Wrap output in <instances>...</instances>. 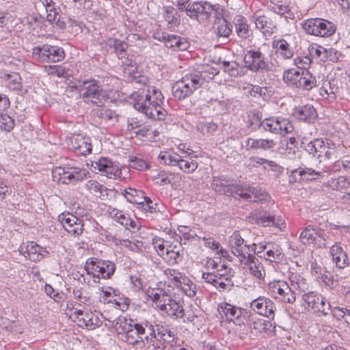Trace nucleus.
<instances>
[{"mask_svg": "<svg viewBox=\"0 0 350 350\" xmlns=\"http://www.w3.org/2000/svg\"><path fill=\"white\" fill-rule=\"evenodd\" d=\"M118 58L124 67L123 77L128 82L142 85L130 96V103L138 111L144 113L148 118L155 120H163L167 115L163 107L164 96L156 87L148 85V79L141 75L137 71V65L133 55H122Z\"/></svg>", "mask_w": 350, "mask_h": 350, "instance_id": "obj_1", "label": "nucleus"}, {"mask_svg": "<svg viewBox=\"0 0 350 350\" xmlns=\"http://www.w3.org/2000/svg\"><path fill=\"white\" fill-rule=\"evenodd\" d=\"M187 14L197 20L199 23L207 21L212 13H214L215 22V32L219 37L227 38L232 33V26L230 22L223 18L224 9L218 4L211 5L205 1H195L189 3L185 8Z\"/></svg>", "mask_w": 350, "mask_h": 350, "instance_id": "obj_2", "label": "nucleus"}, {"mask_svg": "<svg viewBox=\"0 0 350 350\" xmlns=\"http://www.w3.org/2000/svg\"><path fill=\"white\" fill-rule=\"evenodd\" d=\"M103 316L118 333H124L125 341L129 344L134 345L144 340H149L154 335V325L147 320L137 322L123 317Z\"/></svg>", "mask_w": 350, "mask_h": 350, "instance_id": "obj_3", "label": "nucleus"}, {"mask_svg": "<svg viewBox=\"0 0 350 350\" xmlns=\"http://www.w3.org/2000/svg\"><path fill=\"white\" fill-rule=\"evenodd\" d=\"M211 187L215 191L222 193H231L233 192L238 195L241 198H243L249 202H256L261 200L262 198L258 196V190L254 187H250L247 192H245L238 185H234L232 183V180L224 176H213Z\"/></svg>", "mask_w": 350, "mask_h": 350, "instance_id": "obj_4", "label": "nucleus"}, {"mask_svg": "<svg viewBox=\"0 0 350 350\" xmlns=\"http://www.w3.org/2000/svg\"><path fill=\"white\" fill-rule=\"evenodd\" d=\"M234 271L230 266L221 264L214 272H202V279L219 291L230 290L233 286Z\"/></svg>", "mask_w": 350, "mask_h": 350, "instance_id": "obj_5", "label": "nucleus"}, {"mask_svg": "<svg viewBox=\"0 0 350 350\" xmlns=\"http://www.w3.org/2000/svg\"><path fill=\"white\" fill-rule=\"evenodd\" d=\"M116 267V264L111 260L91 258L86 261L84 269L86 274L97 283L100 279L110 278L114 273Z\"/></svg>", "mask_w": 350, "mask_h": 350, "instance_id": "obj_6", "label": "nucleus"}, {"mask_svg": "<svg viewBox=\"0 0 350 350\" xmlns=\"http://www.w3.org/2000/svg\"><path fill=\"white\" fill-rule=\"evenodd\" d=\"M152 301L162 313L176 318H183L184 309L180 301L173 299L163 291L152 294Z\"/></svg>", "mask_w": 350, "mask_h": 350, "instance_id": "obj_7", "label": "nucleus"}, {"mask_svg": "<svg viewBox=\"0 0 350 350\" xmlns=\"http://www.w3.org/2000/svg\"><path fill=\"white\" fill-rule=\"evenodd\" d=\"M88 175L87 170L70 164L64 167L57 166L52 170L53 180L62 184L75 183L86 178Z\"/></svg>", "mask_w": 350, "mask_h": 350, "instance_id": "obj_8", "label": "nucleus"}, {"mask_svg": "<svg viewBox=\"0 0 350 350\" xmlns=\"http://www.w3.org/2000/svg\"><path fill=\"white\" fill-rule=\"evenodd\" d=\"M79 88L85 103H92L100 106L104 100L108 98L107 92L102 88L99 82L95 79L83 81L79 85Z\"/></svg>", "mask_w": 350, "mask_h": 350, "instance_id": "obj_9", "label": "nucleus"}, {"mask_svg": "<svg viewBox=\"0 0 350 350\" xmlns=\"http://www.w3.org/2000/svg\"><path fill=\"white\" fill-rule=\"evenodd\" d=\"M301 305L304 308L318 316H327L331 310V304L317 291H308L301 296Z\"/></svg>", "mask_w": 350, "mask_h": 350, "instance_id": "obj_10", "label": "nucleus"}, {"mask_svg": "<svg viewBox=\"0 0 350 350\" xmlns=\"http://www.w3.org/2000/svg\"><path fill=\"white\" fill-rule=\"evenodd\" d=\"M99 301L105 305L104 312L101 314L118 317L119 311H126L129 308L130 301L128 298L121 297L109 291H102L98 297Z\"/></svg>", "mask_w": 350, "mask_h": 350, "instance_id": "obj_11", "label": "nucleus"}, {"mask_svg": "<svg viewBox=\"0 0 350 350\" xmlns=\"http://www.w3.org/2000/svg\"><path fill=\"white\" fill-rule=\"evenodd\" d=\"M301 27L306 33L319 37H329L336 29L333 23L319 18L305 20Z\"/></svg>", "mask_w": 350, "mask_h": 350, "instance_id": "obj_12", "label": "nucleus"}, {"mask_svg": "<svg viewBox=\"0 0 350 350\" xmlns=\"http://www.w3.org/2000/svg\"><path fill=\"white\" fill-rule=\"evenodd\" d=\"M64 51L58 46L42 44L32 49V58L40 63H56L64 58Z\"/></svg>", "mask_w": 350, "mask_h": 350, "instance_id": "obj_13", "label": "nucleus"}, {"mask_svg": "<svg viewBox=\"0 0 350 350\" xmlns=\"http://www.w3.org/2000/svg\"><path fill=\"white\" fill-rule=\"evenodd\" d=\"M228 247L232 254L237 256L239 262L245 261L249 255L254 252V245L256 243L252 245L247 244L241 232L239 230L234 231L228 239Z\"/></svg>", "mask_w": 350, "mask_h": 350, "instance_id": "obj_14", "label": "nucleus"}, {"mask_svg": "<svg viewBox=\"0 0 350 350\" xmlns=\"http://www.w3.org/2000/svg\"><path fill=\"white\" fill-rule=\"evenodd\" d=\"M245 66L253 72L267 71L269 69L265 55L259 47H252L247 50L243 58Z\"/></svg>", "mask_w": 350, "mask_h": 350, "instance_id": "obj_15", "label": "nucleus"}, {"mask_svg": "<svg viewBox=\"0 0 350 350\" xmlns=\"http://www.w3.org/2000/svg\"><path fill=\"white\" fill-rule=\"evenodd\" d=\"M269 293L275 299L285 304H293L296 300V295L292 287L284 280L270 282Z\"/></svg>", "mask_w": 350, "mask_h": 350, "instance_id": "obj_16", "label": "nucleus"}, {"mask_svg": "<svg viewBox=\"0 0 350 350\" xmlns=\"http://www.w3.org/2000/svg\"><path fill=\"white\" fill-rule=\"evenodd\" d=\"M254 253L265 260L272 262L282 261L284 254L280 245L274 242H261L254 245Z\"/></svg>", "mask_w": 350, "mask_h": 350, "instance_id": "obj_17", "label": "nucleus"}, {"mask_svg": "<svg viewBox=\"0 0 350 350\" xmlns=\"http://www.w3.org/2000/svg\"><path fill=\"white\" fill-rule=\"evenodd\" d=\"M261 127L267 131L281 135H285L293 131V124L282 117L265 118L261 122Z\"/></svg>", "mask_w": 350, "mask_h": 350, "instance_id": "obj_18", "label": "nucleus"}, {"mask_svg": "<svg viewBox=\"0 0 350 350\" xmlns=\"http://www.w3.org/2000/svg\"><path fill=\"white\" fill-rule=\"evenodd\" d=\"M77 325L88 329H95L102 325V321L97 314L89 310L75 309L72 314Z\"/></svg>", "mask_w": 350, "mask_h": 350, "instance_id": "obj_19", "label": "nucleus"}, {"mask_svg": "<svg viewBox=\"0 0 350 350\" xmlns=\"http://www.w3.org/2000/svg\"><path fill=\"white\" fill-rule=\"evenodd\" d=\"M92 167L94 171L99 172L103 176L109 178H121V170L117 163L107 157H100L92 161Z\"/></svg>", "mask_w": 350, "mask_h": 350, "instance_id": "obj_20", "label": "nucleus"}, {"mask_svg": "<svg viewBox=\"0 0 350 350\" xmlns=\"http://www.w3.org/2000/svg\"><path fill=\"white\" fill-rule=\"evenodd\" d=\"M217 74L215 69L209 68L208 70H194L185 74L182 79L187 82L193 92L200 88L206 81H208L214 78Z\"/></svg>", "mask_w": 350, "mask_h": 350, "instance_id": "obj_21", "label": "nucleus"}, {"mask_svg": "<svg viewBox=\"0 0 350 350\" xmlns=\"http://www.w3.org/2000/svg\"><path fill=\"white\" fill-rule=\"evenodd\" d=\"M295 40L294 35L286 34L282 38L274 40L272 46L276 53L283 59H290L294 55Z\"/></svg>", "mask_w": 350, "mask_h": 350, "instance_id": "obj_22", "label": "nucleus"}, {"mask_svg": "<svg viewBox=\"0 0 350 350\" xmlns=\"http://www.w3.org/2000/svg\"><path fill=\"white\" fill-rule=\"evenodd\" d=\"M58 221L64 230L70 235L78 237L83 233V221L73 214L69 212L62 213L59 215Z\"/></svg>", "mask_w": 350, "mask_h": 350, "instance_id": "obj_23", "label": "nucleus"}, {"mask_svg": "<svg viewBox=\"0 0 350 350\" xmlns=\"http://www.w3.org/2000/svg\"><path fill=\"white\" fill-rule=\"evenodd\" d=\"M250 308L255 313L270 319H273L275 316V304L269 297L260 296L252 300L250 303Z\"/></svg>", "mask_w": 350, "mask_h": 350, "instance_id": "obj_24", "label": "nucleus"}, {"mask_svg": "<svg viewBox=\"0 0 350 350\" xmlns=\"http://www.w3.org/2000/svg\"><path fill=\"white\" fill-rule=\"evenodd\" d=\"M153 35L154 39L163 42L166 47L173 51H185L189 47V42L185 38L166 32H155Z\"/></svg>", "mask_w": 350, "mask_h": 350, "instance_id": "obj_25", "label": "nucleus"}, {"mask_svg": "<svg viewBox=\"0 0 350 350\" xmlns=\"http://www.w3.org/2000/svg\"><path fill=\"white\" fill-rule=\"evenodd\" d=\"M220 309V312L225 315L228 321H233L237 325L243 324L245 317L247 315V312L245 309L227 303L222 304Z\"/></svg>", "mask_w": 350, "mask_h": 350, "instance_id": "obj_26", "label": "nucleus"}, {"mask_svg": "<svg viewBox=\"0 0 350 350\" xmlns=\"http://www.w3.org/2000/svg\"><path fill=\"white\" fill-rule=\"evenodd\" d=\"M18 250L20 254L33 262L40 261L47 253L45 248L40 247L33 241L23 243Z\"/></svg>", "mask_w": 350, "mask_h": 350, "instance_id": "obj_27", "label": "nucleus"}, {"mask_svg": "<svg viewBox=\"0 0 350 350\" xmlns=\"http://www.w3.org/2000/svg\"><path fill=\"white\" fill-rule=\"evenodd\" d=\"M38 2L44 8L46 20L50 23H54L62 29L65 27V23L61 19L60 10L54 0H38Z\"/></svg>", "mask_w": 350, "mask_h": 350, "instance_id": "obj_28", "label": "nucleus"}, {"mask_svg": "<svg viewBox=\"0 0 350 350\" xmlns=\"http://www.w3.org/2000/svg\"><path fill=\"white\" fill-rule=\"evenodd\" d=\"M70 146L78 154L87 155L92 152L91 139L83 134H74L70 137Z\"/></svg>", "mask_w": 350, "mask_h": 350, "instance_id": "obj_29", "label": "nucleus"}, {"mask_svg": "<svg viewBox=\"0 0 350 350\" xmlns=\"http://www.w3.org/2000/svg\"><path fill=\"white\" fill-rule=\"evenodd\" d=\"M152 337L162 342L167 348V350H171L175 347L177 344L176 337L174 331L172 329L161 326L157 328V334L154 333Z\"/></svg>", "mask_w": 350, "mask_h": 350, "instance_id": "obj_30", "label": "nucleus"}, {"mask_svg": "<svg viewBox=\"0 0 350 350\" xmlns=\"http://www.w3.org/2000/svg\"><path fill=\"white\" fill-rule=\"evenodd\" d=\"M299 239L301 243L305 245H310L312 244H321L323 238V232L314 228L312 226H308L300 233Z\"/></svg>", "mask_w": 350, "mask_h": 350, "instance_id": "obj_31", "label": "nucleus"}, {"mask_svg": "<svg viewBox=\"0 0 350 350\" xmlns=\"http://www.w3.org/2000/svg\"><path fill=\"white\" fill-rule=\"evenodd\" d=\"M240 262L247 266L250 274L256 279L259 280H264L266 275L265 267L262 263L252 254L249 255V257L245 261Z\"/></svg>", "mask_w": 350, "mask_h": 350, "instance_id": "obj_32", "label": "nucleus"}, {"mask_svg": "<svg viewBox=\"0 0 350 350\" xmlns=\"http://www.w3.org/2000/svg\"><path fill=\"white\" fill-rule=\"evenodd\" d=\"M329 254L333 263L339 269H343L349 265V258L347 253L338 244L332 245Z\"/></svg>", "mask_w": 350, "mask_h": 350, "instance_id": "obj_33", "label": "nucleus"}, {"mask_svg": "<svg viewBox=\"0 0 350 350\" xmlns=\"http://www.w3.org/2000/svg\"><path fill=\"white\" fill-rule=\"evenodd\" d=\"M85 187L90 193L101 199H105L115 193V190L107 189L105 186L95 180H90L85 184Z\"/></svg>", "mask_w": 350, "mask_h": 350, "instance_id": "obj_34", "label": "nucleus"}, {"mask_svg": "<svg viewBox=\"0 0 350 350\" xmlns=\"http://www.w3.org/2000/svg\"><path fill=\"white\" fill-rule=\"evenodd\" d=\"M183 257V250L180 245H172L167 247L163 259L169 265H174L182 261Z\"/></svg>", "mask_w": 350, "mask_h": 350, "instance_id": "obj_35", "label": "nucleus"}, {"mask_svg": "<svg viewBox=\"0 0 350 350\" xmlns=\"http://www.w3.org/2000/svg\"><path fill=\"white\" fill-rule=\"evenodd\" d=\"M1 79L4 85L10 90L18 91L22 88V79L17 72L3 73Z\"/></svg>", "mask_w": 350, "mask_h": 350, "instance_id": "obj_36", "label": "nucleus"}, {"mask_svg": "<svg viewBox=\"0 0 350 350\" xmlns=\"http://www.w3.org/2000/svg\"><path fill=\"white\" fill-rule=\"evenodd\" d=\"M193 92L192 88L187 85V82L182 78L177 81L172 86V94L178 100L185 99L190 96Z\"/></svg>", "mask_w": 350, "mask_h": 350, "instance_id": "obj_37", "label": "nucleus"}, {"mask_svg": "<svg viewBox=\"0 0 350 350\" xmlns=\"http://www.w3.org/2000/svg\"><path fill=\"white\" fill-rule=\"evenodd\" d=\"M251 329L259 333L269 334L272 332L273 324L271 321L260 319L257 317H250L248 322Z\"/></svg>", "mask_w": 350, "mask_h": 350, "instance_id": "obj_38", "label": "nucleus"}, {"mask_svg": "<svg viewBox=\"0 0 350 350\" xmlns=\"http://www.w3.org/2000/svg\"><path fill=\"white\" fill-rule=\"evenodd\" d=\"M123 196L130 203L134 204L138 208L142 202H145L146 196L144 191L140 189L129 187L122 192Z\"/></svg>", "mask_w": 350, "mask_h": 350, "instance_id": "obj_39", "label": "nucleus"}, {"mask_svg": "<svg viewBox=\"0 0 350 350\" xmlns=\"http://www.w3.org/2000/svg\"><path fill=\"white\" fill-rule=\"evenodd\" d=\"M293 115L299 120L310 122L317 117V113L312 105H306L296 108Z\"/></svg>", "mask_w": 350, "mask_h": 350, "instance_id": "obj_40", "label": "nucleus"}, {"mask_svg": "<svg viewBox=\"0 0 350 350\" xmlns=\"http://www.w3.org/2000/svg\"><path fill=\"white\" fill-rule=\"evenodd\" d=\"M234 27L237 34L242 39H247L252 35L247 20L242 16H237L234 18Z\"/></svg>", "mask_w": 350, "mask_h": 350, "instance_id": "obj_41", "label": "nucleus"}, {"mask_svg": "<svg viewBox=\"0 0 350 350\" xmlns=\"http://www.w3.org/2000/svg\"><path fill=\"white\" fill-rule=\"evenodd\" d=\"M246 145L250 149L252 150L260 148L263 150H269L273 148L276 143L270 139H253L249 137L246 141Z\"/></svg>", "mask_w": 350, "mask_h": 350, "instance_id": "obj_42", "label": "nucleus"}, {"mask_svg": "<svg viewBox=\"0 0 350 350\" xmlns=\"http://www.w3.org/2000/svg\"><path fill=\"white\" fill-rule=\"evenodd\" d=\"M316 86V77L308 70H301L297 88L304 90H310Z\"/></svg>", "mask_w": 350, "mask_h": 350, "instance_id": "obj_43", "label": "nucleus"}, {"mask_svg": "<svg viewBox=\"0 0 350 350\" xmlns=\"http://www.w3.org/2000/svg\"><path fill=\"white\" fill-rule=\"evenodd\" d=\"M327 186L334 191H342L350 188V176H339L331 178L327 182Z\"/></svg>", "mask_w": 350, "mask_h": 350, "instance_id": "obj_44", "label": "nucleus"}, {"mask_svg": "<svg viewBox=\"0 0 350 350\" xmlns=\"http://www.w3.org/2000/svg\"><path fill=\"white\" fill-rule=\"evenodd\" d=\"M106 213L115 221L120 224L122 226L128 228L131 226V219L124 212L118 210L116 208L109 206Z\"/></svg>", "mask_w": 350, "mask_h": 350, "instance_id": "obj_45", "label": "nucleus"}, {"mask_svg": "<svg viewBox=\"0 0 350 350\" xmlns=\"http://www.w3.org/2000/svg\"><path fill=\"white\" fill-rule=\"evenodd\" d=\"M255 25L265 36H271L275 31V26L269 21L268 18L265 16H258L255 20Z\"/></svg>", "mask_w": 350, "mask_h": 350, "instance_id": "obj_46", "label": "nucleus"}, {"mask_svg": "<svg viewBox=\"0 0 350 350\" xmlns=\"http://www.w3.org/2000/svg\"><path fill=\"white\" fill-rule=\"evenodd\" d=\"M344 172L350 174V156H344L328 167L329 174Z\"/></svg>", "mask_w": 350, "mask_h": 350, "instance_id": "obj_47", "label": "nucleus"}, {"mask_svg": "<svg viewBox=\"0 0 350 350\" xmlns=\"http://www.w3.org/2000/svg\"><path fill=\"white\" fill-rule=\"evenodd\" d=\"M177 167L186 174H191L198 168V163L189 155L181 156Z\"/></svg>", "mask_w": 350, "mask_h": 350, "instance_id": "obj_48", "label": "nucleus"}, {"mask_svg": "<svg viewBox=\"0 0 350 350\" xmlns=\"http://www.w3.org/2000/svg\"><path fill=\"white\" fill-rule=\"evenodd\" d=\"M289 281L293 289L299 290L303 293L308 291L309 285L306 279L302 275L297 273H292L289 276Z\"/></svg>", "mask_w": 350, "mask_h": 350, "instance_id": "obj_49", "label": "nucleus"}, {"mask_svg": "<svg viewBox=\"0 0 350 350\" xmlns=\"http://www.w3.org/2000/svg\"><path fill=\"white\" fill-rule=\"evenodd\" d=\"M321 149H319L318 158L325 157L330 159L337 157V150L334 144L329 141L324 142L321 139Z\"/></svg>", "mask_w": 350, "mask_h": 350, "instance_id": "obj_50", "label": "nucleus"}, {"mask_svg": "<svg viewBox=\"0 0 350 350\" xmlns=\"http://www.w3.org/2000/svg\"><path fill=\"white\" fill-rule=\"evenodd\" d=\"M202 239L205 247L212 250H217V254H220L223 257H226L228 255V252L221 247L219 243L213 237L204 236Z\"/></svg>", "mask_w": 350, "mask_h": 350, "instance_id": "obj_51", "label": "nucleus"}, {"mask_svg": "<svg viewBox=\"0 0 350 350\" xmlns=\"http://www.w3.org/2000/svg\"><path fill=\"white\" fill-rule=\"evenodd\" d=\"M182 290V291L188 297H193L196 295V285L187 277H183L181 284L176 287Z\"/></svg>", "mask_w": 350, "mask_h": 350, "instance_id": "obj_52", "label": "nucleus"}, {"mask_svg": "<svg viewBox=\"0 0 350 350\" xmlns=\"http://www.w3.org/2000/svg\"><path fill=\"white\" fill-rule=\"evenodd\" d=\"M301 70H297L295 69H288L284 71L283 75V80L288 85L295 86L297 88Z\"/></svg>", "mask_w": 350, "mask_h": 350, "instance_id": "obj_53", "label": "nucleus"}, {"mask_svg": "<svg viewBox=\"0 0 350 350\" xmlns=\"http://www.w3.org/2000/svg\"><path fill=\"white\" fill-rule=\"evenodd\" d=\"M180 157L177 153L170 152H161L159 154V159L165 165L174 167L178 165Z\"/></svg>", "mask_w": 350, "mask_h": 350, "instance_id": "obj_54", "label": "nucleus"}, {"mask_svg": "<svg viewBox=\"0 0 350 350\" xmlns=\"http://www.w3.org/2000/svg\"><path fill=\"white\" fill-rule=\"evenodd\" d=\"M163 274L167 278L174 286L177 287L181 284L182 279L186 275L176 269L167 268L163 271Z\"/></svg>", "mask_w": 350, "mask_h": 350, "instance_id": "obj_55", "label": "nucleus"}, {"mask_svg": "<svg viewBox=\"0 0 350 350\" xmlns=\"http://www.w3.org/2000/svg\"><path fill=\"white\" fill-rule=\"evenodd\" d=\"M222 66L224 72L231 77H239L243 75L241 68L236 62L224 61L222 62Z\"/></svg>", "mask_w": 350, "mask_h": 350, "instance_id": "obj_56", "label": "nucleus"}, {"mask_svg": "<svg viewBox=\"0 0 350 350\" xmlns=\"http://www.w3.org/2000/svg\"><path fill=\"white\" fill-rule=\"evenodd\" d=\"M303 172L304 175V180H316L319 178L324 177L325 172H327L328 170H315L310 167H303Z\"/></svg>", "mask_w": 350, "mask_h": 350, "instance_id": "obj_57", "label": "nucleus"}, {"mask_svg": "<svg viewBox=\"0 0 350 350\" xmlns=\"http://www.w3.org/2000/svg\"><path fill=\"white\" fill-rule=\"evenodd\" d=\"M337 88L335 85H332L331 82L326 81L323 83V85L319 90V93L322 96H327L331 100L336 98V92Z\"/></svg>", "mask_w": 350, "mask_h": 350, "instance_id": "obj_58", "label": "nucleus"}, {"mask_svg": "<svg viewBox=\"0 0 350 350\" xmlns=\"http://www.w3.org/2000/svg\"><path fill=\"white\" fill-rule=\"evenodd\" d=\"M176 10L170 6L163 8V17L170 27H174L178 24Z\"/></svg>", "mask_w": 350, "mask_h": 350, "instance_id": "obj_59", "label": "nucleus"}, {"mask_svg": "<svg viewBox=\"0 0 350 350\" xmlns=\"http://www.w3.org/2000/svg\"><path fill=\"white\" fill-rule=\"evenodd\" d=\"M137 208L145 213H154L159 211L157 204L154 203L148 197L146 198L145 202H142V204H140Z\"/></svg>", "mask_w": 350, "mask_h": 350, "instance_id": "obj_60", "label": "nucleus"}, {"mask_svg": "<svg viewBox=\"0 0 350 350\" xmlns=\"http://www.w3.org/2000/svg\"><path fill=\"white\" fill-rule=\"evenodd\" d=\"M268 159L259 157H251L247 161V167L250 169L258 168L262 166L264 170H267V162Z\"/></svg>", "mask_w": 350, "mask_h": 350, "instance_id": "obj_61", "label": "nucleus"}, {"mask_svg": "<svg viewBox=\"0 0 350 350\" xmlns=\"http://www.w3.org/2000/svg\"><path fill=\"white\" fill-rule=\"evenodd\" d=\"M253 217H255L258 224L262 225V226H273V217L266 213H253Z\"/></svg>", "mask_w": 350, "mask_h": 350, "instance_id": "obj_62", "label": "nucleus"}, {"mask_svg": "<svg viewBox=\"0 0 350 350\" xmlns=\"http://www.w3.org/2000/svg\"><path fill=\"white\" fill-rule=\"evenodd\" d=\"M217 128V125L212 122H200L197 125V129L204 135L213 133Z\"/></svg>", "mask_w": 350, "mask_h": 350, "instance_id": "obj_63", "label": "nucleus"}, {"mask_svg": "<svg viewBox=\"0 0 350 350\" xmlns=\"http://www.w3.org/2000/svg\"><path fill=\"white\" fill-rule=\"evenodd\" d=\"M14 126V120L7 114H0V129L10 131Z\"/></svg>", "mask_w": 350, "mask_h": 350, "instance_id": "obj_64", "label": "nucleus"}]
</instances>
